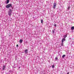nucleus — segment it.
Returning a JSON list of instances; mask_svg holds the SVG:
<instances>
[{
  "instance_id": "nucleus-1",
  "label": "nucleus",
  "mask_w": 74,
  "mask_h": 74,
  "mask_svg": "<svg viewBox=\"0 0 74 74\" xmlns=\"http://www.w3.org/2000/svg\"><path fill=\"white\" fill-rule=\"evenodd\" d=\"M12 7V4H8L7 5H6V8H10V7Z\"/></svg>"
},
{
  "instance_id": "nucleus-2",
  "label": "nucleus",
  "mask_w": 74,
  "mask_h": 74,
  "mask_svg": "<svg viewBox=\"0 0 74 74\" xmlns=\"http://www.w3.org/2000/svg\"><path fill=\"white\" fill-rule=\"evenodd\" d=\"M12 12V10L11 9H9V10L8 12V14L10 16H11V13Z\"/></svg>"
},
{
  "instance_id": "nucleus-3",
  "label": "nucleus",
  "mask_w": 74,
  "mask_h": 74,
  "mask_svg": "<svg viewBox=\"0 0 74 74\" xmlns=\"http://www.w3.org/2000/svg\"><path fill=\"white\" fill-rule=\"evenodd\" d=\"M56 3H54L53 4V8H54V9H55V7H56Z\"/></svg>"
},
{
  "instance_id": "nucleus-4",
  "label": "nucleus",
  "mask_w": 74,
  "mask_h": 74,
  "mask_svg": "<svg viewBox=\"0 0 74 74\" xmlns=\"http://www.w3.org/2000/svg\"><path fill=\"white\" fill-rule=\"evenodd\" d=\"M27 52H28V50L27 49L25 50V53H27Z\"/></svg>"
},
{
  "instance_id": "nucleus-5",
  "label": "nucleus",
  "mask_w": 74,
  "mask_h": 74,
  "mask_svg": "<svg viewBox=\"0 0 74 74\" xmlns=\"http://www.w3.org/2000/svg\"><path fill=\"white\" fill-rule=\"evenodd\" d=\"M67 37V34H66L65 35H64V39H65V38H66Z\"/></svg>"
},
{
  "instance_id": "nucleus-6",
  "label": "nucleus",
  "mask_w": 74,
  "mask_h": 74,
  "mask_svg": "<svg viewBox=\"0 0 74 74\" xmlns=\"http://www.w3.org/2000/svg\"><path fill=\"white\" fill-rule=\"evenodd\" d=\"M64 41H65V39L63 38L62 40V43H63V42H64Z\"/></svg>"
},
{
  "instance_id": "nucleus-7",
  "label": "nucleus",
  "mask_w": 74,
  "mask_h": 74,
  "mask_svg": "<svg viewBox=\"0 0 74 74\" xmlns=\"http://www.w3.org/2000/svg\"><path fill=\"white\" fill-rule=\"evenodd\" d=\"M23 41V40H22V39H21L19 41V42L20 43H22V42Z\"/></svg>"
},
{
  "instance_id": "nucleus-8",
  "label": "nucleus",
  "mask_w": 74,
  "mask_h": 74,
  "mask_svg": "<svg viewBox=\"0 0 74 74\" xmlns=\"http://www.w3.org/2000/svg\"><path fill=\"white\" fill-rule=\"evenodd\" d=\"M71 30H74V26L72 27H71Z\"/></svg>"
},
{
  "instance_id": "nucleus-9",
  "label": "nucleus",
  "mask_w": 74,
  "mask_h": 74,
  "mask_svg": "<svg viewBox=\"0 0 74 74\" xmlns=\"http://www.w3.org/2000/svg\"><path fill=\"white\" fill-rule=\"evenodd\" d=\"M5 66H3V70H4V69H5Z\"/></svg>"
},
{
  "instance_id": "nucleus-10",
  "label": "nucleus",
  "mask_w": 74,
  "mask_h": 74,
  "mask_svg": "<svg viewBox=\"0 0 74 74\" xmlns=\"http://www.w3.org/2000/svg\"><path fill=\"white\" fill-rule=\"evenodd\" d=\"M65 56H66V55H64L62 56V58H64V57H65Z\"/></svg>"
},
{
  "instance_id": "nucleus-11",
  "label": "nucleus",
  "mask_w": 74,
  "mask_h": 74,
  "mask_svg": "<svg viewBox=\"0 0 74 74\" xmlns=\"http://www.w3.org/2000/svg\"><path fill=\"white\" fill-rule=\"evenodd\" d=\"M9 2H10V1L9 0H7V3L8 4Z\"/></svg>"
},
{
  "instance_id": "nucleus-12",
  "label": "nucleus",
  "mask_w": 74,
  "mask_h": 74,
  "mask_svg": "<svg viewBox=\"0 0 74 74\" xmlns=\"http://www.w3.org/2000/svg\"><path fill=\"white\" fill-rule=\"evenodd\" d=\"M61 45L62 46H63V47L64 46V43H62Z\"/></svg>"
},
{
  "instance_id": "nucleus-13",
  "label": "nucleus",
  "mask_w": 74,
  "mask_h": 74,
  "mask_svg": "<svg viewBox=\"0 0 74 74\" xmlns=\"http://www.w3.org/2000/svg\"><path fill=\"white\" fill-rule=\"evenodd\" d=\"M67 10H70V7L69 6L67 9Z\"/></svg>"
},
{
  "instance_id": "nucleus-14",
  "label": "nucleus",
  "mask_w": 74,
  "mask_h": 74,
  "mask_svg": "<svg viewBox=\"0 0 74 74\" xmlns=\"http://www.w3.org/2000/svg\"><path fill=\"white\" fill-rule=\"evenodd\" d=\"M41 23H43V20H41Z\"/></svg>"
},
{
  "instance_id": "nucleus-15",
  "label": "nucleus",
  "mask_w": 74,
  "mask_h": 74,
  "mask_svg": "<svg viewBox=\"0 0 74 74\" xmlns=\"http://www.w3.org/2000/svg\"><path fill=\"white\" fill-rule=\"evenodd\" d=\"M54 67H55V66L52 65V68H54Z\"/></svg>"
},
{
  "instance_id": "nucleus-16",
  "label": "nucleus",
  "mask_w": 74,
  "mask_h": 74,
  "mask_svg": "<svg viewBox=\"0 0 74 74\" xmlns=\"http://www.w3.org/2000/svg\"><path fill=\"white\" fill-rule=\"evenodd\" d=\"M52 32L53 33V34L55 33V32L53 31V30H52Z\"/></svg>"
},
{
  "instance_id": "nucleus-17",
  "label": "nucleus",
  "mask_w": 74,
  "mask_h": 74,
  "mask_svg": "<svg viewBox=\"0 0 74 74\" xmlns=\"http://www.w3.org/2000/svg\"><path fill=\"white\" fill-rule=\"evenodd\" d=\"M56 60H58V58L57 57H56L55 58Z\"/></svg>"
},
{
  "instance_id": "nucleus-18",
  "label": "nucleus",
  "mask_w": 74,
  "mask_h": 74,
  "mask_svg": "<svg viewBox=\"0 0 74 74\" xmlns=\"http://www.w3.org/2000/svg\"><path fill=\"white\" fill-rule=\"evenodd\" d=\"M54 26H55L56 27V24H55V25H54Z\"/></svg>"
},
{
  "instance_id": "nucleus-19",
  "label": "nucleus",
  "mask_w": 74,
  "mask_h": 74,
  "mask_svg": "<svg viewBox=\"0 0 74 74\" xmlns=\"http://www.w3.org/2000/svg\"><path fill=\"white\" fill-rule=\"evenodd\" d=\"M16 47H18V45H16Z\"/></svg>"
},
{
  "instance_id": "nucleus-20",
  "label": "nucleus",
  "mask_w": 74,
  "mask_h": 74,
  "mask_svg": "<svg viewBox=\"0 0 74 74\" xmlns=\"http://www.w3.org/2000/svg\"><path fill=\"white\" fill-rule=\"evenodd\" d=\"M67 74H69V73L68 72L67 73Z\"/></svg>"
}]
</instances>
